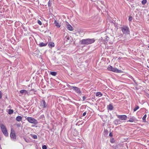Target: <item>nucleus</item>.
<instances>
[{
	"mask_svg": "<svg viewBox=\"0 0 149 149\" xmlns=\"http://www.w3.org/2000/svg\"><path fill=\"white\" fill-rule=\"evenodd\" d=\"M95 41L93 38L83 39L81 41V44L88 45L94 42Z\"/></svg>",
	"mask_w": 149,
	"mask_h": 149,
	"instance_id": "1",
	"label": "nucleus"
},
{
	"mask_svg": "<svg viewBox=\"0 0 149 149\" xmlns=\"http://www.w3.org/2000/svg\"><path fill=\"white\" fill-rule=\"evenodd\" d=\"M123 33L125 34L129 33L130 31L128 27L126 26H123L120 27Z\"/></svg>",
	"mask_w": 149,
	"mask_h": 149,
	"instance_id": "2",
	"label": "nucleus"
},
{
	"mask_svg": "<svg viewBox=\"0 0 149 149\" xmlns=\"http://www.w3.org/2000/svg\"><path fill=\"white\" fill-rule=\"evenodd\" d=\"M107 69L109 71L116 73H120L121 72V70H118L116 68H113L111 65H109L107 68Z\"/></svg>",
	"mask_w": 149,
	"mask_h": 149,
	"instance_id": "3",
	"label": "nucleus"
},
{
	"mask_svg": "<svg viewBox=\"0 0 149 149\" xmlns=\"http://www.w3.org/2000/svg\"><path fill=\"white\" fill-rule=\"evenodd\" d=\"M0 127L4 135L6 136H8V133L6 127L3 124H1L0 125Z\"/></svg>",
	"mask_w": 149,
	"mask_h": 149,
	"instance_id": "4",
	"label": "nucleus"
},
{
	"mask_svg": "<svg viewBox=\"0 0 149 149\" xmlns=\"http://www.w3.org/2000/svg\"><path fill=\"white\" fill-rule=\"evenodd\" d=\"M70 89H73L76 93H78L80 95H81V92L80 91V88L77 87L71 86H70Z\"/></svg>",
	"mask_w": 149,
	"mask_h": 149,
	"instance_id": "5",
	"label": "nucleus"
},
{
	"mask_svg": "<svg viewBox=\"0 0 149 149\" xmlns=\"http://www.w3.org/2000/svg\"><path fill=\"white\" fill-rule=\"evenodd\" d=\"M27 120L30 123H31L37 124L38 123L37 120L31 117H28Z\"/></svg>",
	"mask_w": 149,
	"mask_h": 149,
	"instance_id": "6",
	"label": "nucleus"
},
{
	"mask_svg": "<svg viewBox=\"0 0 149 149\" xmlns=\"http://www.w3.org/2000/svg\"><path fill=\"white\" fill-rule=\"evenodd\" d=\"M10 137L12 140L14 141L15 140L16 136L15 131L13 129H11V130Z\"/></svg>",
	"mask_w": 149,
	"mask_h": 149,
	"instance_id": "7",
	"label": "nucleus"
},
{
	"mask_svg": "<svg viewBox=\"0 0 149 149\" xmlns=\"http://www.w3.org/2000/svg\"><path fill=\"white\" fill-rule=\"evenodd\" d=\"M117 117L120 119L121 120H125L126 119L127 117V116L125 115H117Z\"/></svg>",
	"mask_w": 149,
	"mask_h": 149,
	"instance_id": "8",
	"label": "nucleus"
},
{
	"mask_svg": "<svg viewBox=\"0 0 149 149\" xmlns=\"http://www.w3.org/2000/svg\"><path fill=\"white\" fill-rule=\"evenodd\" d=\"M67 28L68 30L70 31H72L73 30V28L70 24L67 25Z\"/></svg>",
	"mask_w": 149,
	"mask_h": 149,
	"instance_id": "9",
	"label": "nucleus"
},
{
	"mask_svg": "<svg viewBox=\"0 0 149 149\" xmlns=\"http://www.w3.org/2000/svg\"><path fill=\"white\" fill-rule=\"evenodd\" d=\"M54 23L55 24V25L58 28H59L61 25L58 22H57L56 20H55L54 22Z\"/></svg>",
	"mask_w": 149,
	"mask_h": 149,
	"instance_id": "10",
	"label": "nucleus"
},
{
	"mask_svg": "<svg viewBox=\"0 0 149 149\" xmlns=\"http://www.w3.org/2000/svg\"><path fill=\"white\" fill-rule=\"evenodd\" d=\"M49 47H53L54 46V43L52 42H50L48 44Z\"/></svg>",
	"mask_w": 149,
	"mask_h": 149,
	"instance_id": "11",
	"label": "nucleus"
},
{
	"mask_svg": "<svg viewBox=\"0 0 149 149\" xmlns=\"http://www.w3.org/2000/svg\"><path fill=\"white\" fill-rule=\"evenodd\" d=\"M47 44V43H44V42H42L40 43L39 44V46L40 47H42L43 46H46Z\"/></svg>",
	"mask_w": 149,
	"mask_h": 149,
	"instance_id": "12",
	"label": "nucleus"
},
{
	"mask_svg": "<svg viewBox=\"0 0 149 149\" xmlns=\"http://www.w3.org/2000/svg\"><path fill=\"white\" fill-rule=\"evenodd\" d=\"M41 104L43 106L44 108H45L47 106V105L44 100H42Z\"/></svg>",
	"mask_w": 149,
	"mask_h": 149,
	"instance_id": "13",
	"label": "nucleus"
},
{
	"mask_svg": "<svg viewBox=\"0 0 149 149\" xmlns=\"http://www.w3.org/2000/svg\"><path fill=\"white\" fill-rule=\"evenodd\" d=\"M20 93L22 94H26L27 93V91L25 90H22L20 91Z\"/></svg>",
	"mask_w": 149,
	"mask_h": 149,
	"instance_id": "14",
	"label": "nucleus"
},
{
	"mask_svg": "<svg viewBox=\"0 0 149 149\" xmlns=\"http://www.w3.org/2000/svg\"><path fill=\"white\" fill-rule=\"evenodd\" d=\"M16 119L18 121H20L22 119V117L20 116H18L17 117Z\"/></svg>",
	"mask_w": 149,
	"mask_h": 149,
	"instance_id": "15",
	"label": "nucleus"
},
{
	"mask_svg": "<svg viewBox=\"0 0 149 149\" xmlns=\"http://www.w3.org/2000/svg\"><path fill=\"white\" fill-rule=\"evenodd\" d=\"M114 123L116 125H117L120 124V121L119 120H116L114 121Z\"/></svg>",
	"mask_w": 149,
	"mask_h": 149,
	"instance_id": "16",
	"label": "nucleus"
},
{
	"mask_svg": "<svg viewBox=\"0 0 149 149\" xmlns=\"http://www.w3.org/2000/svg\"><path fill=\"white\" fill-rule=\"evenodd\" d=\"M134 120H135V118L134 117H132L131 118H130V119L128 121H127V122H133L134 121Z\"/></svg>",
	"mask_w": 149,
	"mask_h": 149,
	"instance_id": "17",
	"label": "nucleus"
},
{
	"mask_svg": "<svg viewBox=\"0 0 149 149\" xmlns=\"http://www.w3.org/2000/svg\"><path fill=\"white\" fill-rule=\"evenodd\" d=\"M102 95V93L100 92H97L96 93V96L101 97Z\"/></svg>",
	"mask_w": 149,
	"mask_h": 149,
	"instance_id": "18",
	"label": "nucleus"
},
{
	"mask_svg": "<svg viewBox=\"0 0 149 149\" xmlns=\"http://www.w3.org/2000/svg\"><path fill=\"white\" fill-rule=\"evenodd\" d=\"M50 74L53 76H56L57 74V72H50Z\"/></svg>",
	"mask_w": 149,
	"mask_h": 149,
	"instance_id": "19",
	"label": "nucleus"
},
{
	"mask_svg": "<svg viewBox=\"0 0 149 149\" xmlns=\"http://www.w3.org/2000/svg\"><path fill=\"white\" fill-rule=\"evenodd\" d=\"M113 106L111 104H109L108 106V109L110 110H113Z\"/></svg>",
	"mask_w": 149,
	"mask_h": 149,
	"instance_id": "20",
	"label": "nucleus"
},
{
	"mask_svg": "<svg viewBox=\"0 0 149 149\" xmlns=\"http://www.w3.org/2000/svg\"><path fill=\"white\" fill-rule=\"evenodd\" d=\"M139 108V107L138 106L136 105L135 107L133 109L134 111L135 112V111H136Z\"/></svg>",
	"mask_w": 149,
	"mask_h": 149,
	"instance_id": "21",
	"label": "nucleus"
},
{
	"mask_svg": "<svg viewBox=\"0 0 149 149\" xmlns=\"http://www.w3.org/2000/svg\"><path fill=\"white\" fill-rule=\"evenodd\" d=\"M70 39V38L69 37V36H67L65 37L64 38V40H65L67 41L68 40H69Z\"/></svg>",
	"mask_w": 149,
	"mask_h": 149,
	"instance_id": "22",
	"label": "nucleus"
},
{
	"mask_svg": "<svg viewBox=\"0 0 149 149\" xmlns=\"http://www.w3.org/2000/svg\"><path fill=\"white\" fill-rule=\"evenodd\" d=\"M146 114H145L144 116H143V118H142V119L143 120V121L144 122H146Z\"/></svg>",
	"mask_w": 149,
	"mask_h": 149,
	"instance_id": "23",
	"label": "nucleus"
},
{
	"mask_svg": "<svg viewBox=\"0 0 149 149\" xmlns=\"http://www.w3.org/2000/svg\"><path fill=\"white\" fill-rule=\"evenodd\" d=\"M32 136V137L34 139H37V136L36 135L33 134V135H31Z\"/></svg>",
	"mask_w": 149,
	"mask_h": 149,
	"instance_id": "24",
	"label": "nucleus"
},
{
	"mask_svg": "<svg viewBox=\"0 0 149 149\" xmlns=\"http://www.w3.org/2000/svg\"><path fill=\"white\" fill-rule=\"evenodd\" d=\"M13 111L12 109H9L8 111V113L10 114H12L13 113Z\"/></svg>",
	"mask_w": 149,
	"mask_h": 149,
	"instance_id": "25",
	"label": "nucleus"
},
{
	"mask_svg": "<svg viewBox=\"0 0 149 149\" xmlns=\"http://www.w3.org/2000/svg\"><path fill=\"white\" fill-rule=\"evenodd\" d=\"M147 1L146 0H143L142 1L141 3L143 4L144 5L146 3Z\"/></svg>",
	"mask_w": 149,
	"mask_h": 149,
	"instance_id": "26",
	"label": "nucleus"
},
{
	"mask_svg": "<svg viewBox=\"0 0 149 149\" xmlns=\"http://www.w3.org/2000/svg\"><path fill=\"white\" fill-rule=\"evenodd\" d=\"M52 5V3L49 0L48 2V6L49 7H50Z\"/></svg>",
	"mask_w": 149,
	"mask_h": 149,
	"instance_id": "27",
	"label": "nucleus"
},
{
	"mask_svg": "<svg viewBox=\"0 0 149 149\" xmlns=\"http://www.w3.org/2000/svg\"><path fill=\"white\" fill-rule=\"evenodd\" d=\"M47 147L46 145H44L43 146H42V149H47Z\"/></svg>",
	"mask_w": 149,
	"mask_h": 149,
	"instance_id": "28",
	"label": "nucleus"
},
{
	"mask_svg": "<svg viewBox=\"0 0 149 149\" xmlns=\"http://www.w3.org/2000/svg\"><path fill=\"white\" fill-rule=\"evenodd\" d=\"M38 23L40 25H41L42 24L41 22L39 20H38Z\"/></svg>",
	"mask_w": 149,
	"mask_h": 149,
	"instance_id": "29",
	"label": "nucleus"
},
{
	"mask_svg": "<svg viewBox=\"0 0 149 149\" xmlns=\"http://www.w3.org/2000/svg\"><path fill=\"white\" fill-rule=\"evenodd\" d=\"M132 17L131 16H130L129 19V20L130 21H131L132 20Z\"/></svg>",
	"mask_w": 149,
	"mask_h": 149,
	"instance_id": "30",
	"label": "nucleus"
},
{
	"mask_svg": "<svg viewBox=\"0 0 149 149\" xmlns=\"http://www.w3.org/2000/svg\"><path fill=\"white\" fill-rule=\"evenodd\" d=\"M109 39V38L107 36H105V38L104 39L105 40L108 41Z\"/></svg>",
	"mask_w": 149,
	"mask_h": 149,
	"instance_id": "31",
	"label": "nucleus"
},
{
	"mask_svg": "<svg viewBox=\"0 0 149 149\" xmlns=\"http://www.w3.org/2000/svg\"><path fill=\"white\" fill-rule=\"evenodd\" d=\"M16 125L17 127H21V124H20V123H18V124H16Z\"/></svg>",
	"mask_w": 149,
	"mask_h": 149,
	"instance_id": "32",
	"label": "nucleus"
},
{
	"mask_svg": "<svg viewBox=\"0 0 149 149\" xmlns=\"http://www.w3.org/2000/svg\"><path fill=\"white\" fill-rule=\"evenodd\" d=\"M86 97L84 96H83V101H84L86 99Z\"/></svg>",
	"mask_w": 149,
	"mask_h": 149,
	"instance_id": "33",
	"label": "nucleus"
},
{
	"mask_svg": "<svg viewBox=\"0 0 149 149\" xmlns=\"http://www.w3.org/2000/svg\"><path fill=\"white\" fill-rule=\"evenodd\" d=\"M2 92L0 91V99H1L2 97Z\"/></svg>",
	"mask_w": 149,
	"mask_h": 149,
	"instance_id": "34",
	"label": "nucleus"
},
{
	"mask_svg": "<svg viewBox=\"0 0 149 149\" xmlns=\"http://www.w3.org/2000/svg\"><path fill=\"white\" fill-rule=\"evenodd\" d=\"M86 114V112H84L83 114V115H82L83 116H85Z\"/></svg>",
	"mask_w": 149,
	"mask_h": 149,
	"instance_id": "35",
	"label": "nucleus"
},
{
	"mask_svg": "<svg viewBox=\"0 0 149 149\" xmlns=\"http://www.w3.org/2000/svg\"><path fill=\"white\" fill-rule=\"evenodd\" d=\"M109 135L110 136H113L111 132H110Z\"/></svg>",
	"mask_w": 149,
	"mask_h": 149,
	"instance_id": "36",
	"label": "nucleus"
},
{
	"mask_svg": "<svg viewBox=\"0 0 149 149\" xmlns=\"http://www.w3.org/2000/svg\"><path fill=\"white\" fill-rule=\"evenodd\" d=\"M114 24L115 26L117 28V29H118V26L117 25H116L114 23Z\"/></svg>",
	"mask_w": 149,
	"mask_h": 149,
	"instance_id": "37",
	"label": "nucleus"
},
{
	"mask_svg": "<svg viewBox=\"0 0 149 149\" xmlns=\"http://www.w3.org/2000/svg\"><path fill=\"white\" fill-rule=\"evenodd\" d=\"M118 59H121V58H120V57H119L118 58Z\"/></svg>",
	"mask_w": 149,
	"mask_h": 149,
	"instance_id": "38",
	"label": "nucleus"
},
{
	"mask_svg": "<svg viewBox=\"0 0 149 149\" xmlns=\"http://www.w3.org/2000/svg\"><path fill=\"white\" fill-rule=\"evenodd\" d=\"M1 140V138L0 137V140Z\"/></svg>",
	"mask_w": 149,
	"mask_h": 149,
	"instance_id": "39",
	"label": "nucleus"
},
{
	"mask_svg": "<svg viewBox=\"0 0 149 149\" xmlns=\"http://www.w3.org/2000/svg\"><path fill=\"white\" fill-rule=\"evenodd\" d=\"M111 142L112 143H113V142H111Z\"/></svg>",
	"mask_w": 149,
	"mask_h": 149,
	"instance_id": "40",
	"label": "nucleus"
},
{
	"mask_svg": "<svg viewBox=\"0 0 149 149\" xmlns=\"http://www.w3.org/2000/svg\"><path fill=\"white\" fill-rule=\"evenodd\" d=\"M148 47L149 48V45L148 46Z\"/></svg>",
	"mask_w": 149,
	"mask_h": 149,
	"instance_id": "41",
	"label": "nucleus"
},
{
	"mask_svg": "<svg viewBox=\"0 0 149 149\" xmlns=\"http://www.w3.org/2000/svg\"><path fill=\"white\" fill-rule=\"evenodd\" d=\"M148 68H149V67H148Z\"/></svg>",
	"mask_w": 149,
	"mask_h": 149,
	"instance_id": "42",
	"label": "nucleus"
}]
</instances>
